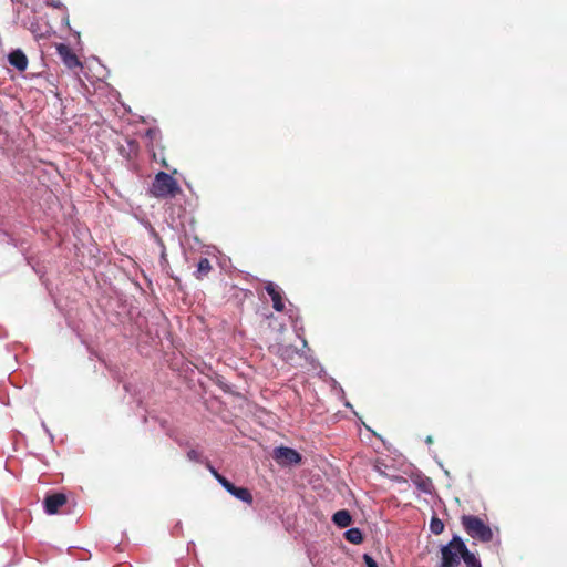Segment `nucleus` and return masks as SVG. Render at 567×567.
Segmentation results:
<instances>
[{"label":"nucleus","instance_id":"nucleus-1","mask_svg":"<svg viewBox=\"0 0 567 567\" xmlns=\"http://www.w3.org/2000/svg\"><path fill=\"white\" fill-rule=\"evenodd\" d=\"M150 193L156 198L167 199L175 198L182 193V188L173 176L159 172L155 175Z\"/></svg>","mask_w":567,"mask_h":567},{"label":"nucleus","instance_id":"nucleus-2","mask_svg":"<svg viewBox=\"0 0 567 567\" xmlns=\"http://www.w3.org/2000/svg\"><path fill=\"white\" fill-rule=\"evenodd\" d=\"M461 522L464 530L471 538L482 543H489L493 539V530L478 516L463 515Z\"/></svg>","mask_w":567,"mask_h":567},{"label":"nucleus","instance_id":"nucleus-3","mask_svg":"<svg viewBox=\"0 0 567 567\" xmlns=\"http://www.w3.org/2000/svg\"><path fill=\"white\" fill-rule=\"evenodd\" d=\"M465 550L464 542L454 536L445 546L441 548L442 561L440 567H457Z\"/></svg>","mask_w":567,"mask_h":567},{"label":"nucleus","instance_id":"nucleus-4","mask_svg":"<svg viewBox=\"0 0 567 567\" xmlns=\"http://www.w3.org/2000/svg\"><path fill=\"white\" fill-rule=\"evenodd\" d=\"M272 457L280 466H289L301 462L300 453L287 446L276 447Z\"/></svg>","mask_w":567,"mask_h":567},{"label":"nucleus","instance_id":"nucleus-5","mask_svg":"<svg viewBox=\"0 0 567 567\" xmlns=\"http://www.w3.org/2000/svg\"><path fill=\"white\" fill-rule=\"evenodd\" d=\"M56 53L60 56L62 63L69 69H82L83 64L80 61L79 56L75 54V52L71 49L70 45L65 43H58L55 45Z\"/></svg>","mask_w":567,"mask_h":567},{"label":"nucleus","instance_id":"nucleus-6","mask_svg":"<svg viewBox=\"0 0 567 567\" xmlns=\"http://www.w3.org/2000/svg\"><path fill=\"white\" fill-rule=\"evenodd\" d=\"M221 486L234 497L243 501L244 503L251 505L254 502L250 491L246 487H237L230 481L223 480Z\"/></svg>","mask_w":567,"mask_h":567},{"label":"nucleus","instance_id":"nucleus-7","mask_svg":"<svg viewBox=\"0 0 567 567\" xmlns=\"http://www.w3.org/2000/svg\"><path fill=\"white\" fill-rule=\"evenodd\" d=\"M66 503V496L62 493L48 495L44 498V509L48 514L53 515L59 512V508Z\"/></svg>","mask_w":567,"mask_h":567},{"label":"nucleus","instance_id":"nucleus-8","mask_svg":"<svg viewBox=\"0 0 567 567\" xmlns=\"http://www.w3.org/2000/svg\"><path fill=\"white\" fill-rule=\"evenodd\" d=\"M266 292L272 301V307L276 311L281 312L285 310V302L280 289L274 282L269 281L265 286Z\"/></svg>","mask_w":567,"mask_h":567},{"label":"nucleus","instance_id":"nucleus-9","mask_svg":"<svg viewBox=\"0 0 567 567\" xmlns=\"http://www.w3.org/2000/svg\"><path fill=\"white\" fill-rule=\"evenodd\" d=\"M9 63L19 71H25L28 68V58L20 49L13 50L8 55Z\"/></svg>","mask_w":567,"mask_h":567},{"label":"nucleus","instance_id":"nucleus-10","mask_svg":"<svg viewBox=\"0 0 567 567\" xmlns=\"http://www.w3.org/2000/svg\"><path fill=\"white\" fill-rule=\"evenodd\" d=\"M213 267L208 258H200L197 264V269L194 272V276L198 280H203L208 274L212 271Z\"/></svg>","mask_w":567,"mask_h":567},{"label":"nucleus","instance_id":"nucleus-11","mask_svg":"<svg viewBox=\"0 0 567 567\" xmlns=\"http://www.w3.org/2000/svg\"><path fill=\"white\" fill-rule=\"evenodd\" d=\"M332 520L337 526L346 528L351 524L352 518L348 511L341 509L333 514Z\"/></svg>","mask_w":567,"mask_h":567},{"label":"nucleus","instance_id":"nucleus-12","mask_svg":"<svg viewBox=\"0 0 567 567\" xmlns=\"http://www.w3.org/2000/svg\"><path fill=\"white\" fill-rule=\"evenodd\" d=\"M462 559L464 560L466 567H482L481 561L476 558V556L468 550L465 546V550L462 551Z\"/></svg>","mask_w":567,"mask_h":567},{"label":"nucleus","instance_id":"nucleus-13","mask_svg":"<svg viewBox=\"0 0 567 567\" xmlns=\"http://www.w3.org/2000/svg\"><path fill=\"white\" fill-rule=\"evenodd\" d=\"M344 536L352 544H360L363 540V535L359 528H350L346 532Z\"/></svg>","mask_w":567,"mask_h":567},{"label":"nucleus","instance_id":"nucleus-14","mask_svg":"<svg viewBox=\"0 0 567 567\" xmlns=\"http://www.w3.org/2000/svg\"><path fill=\"white\" fill-rule=\"evenodd\" d=\"M414 484L424 493H431L432 482L429 477H417L413 481Z\"/></svg>","mask_w":567,"mask_h":567},{"label":"nucleus","instance_id":"nucleus-15","mask_svg":"<svg viewBox=\"0 0 567 567\" xmlns=\"http://www.w3.org/2000/svg\"><path fill=\"white\" fill-rule=\"evenodd\" d=\"M430 529L433 534L440 535L444 530V523L437 516H433L430 520Z\"/></svg>","mask_w":567,"mask_h":567},{"label":"nucleus","instance_id":"nucleus-16","mask_svg":"<svg viewBox=\"0 0 567 567\" xmlns=\"http://www.w3.org/2000/svg\"><path fill=\"white\" fill-rule=\"evenodd\" d=\"M208 468L213 476L216 478V481L221 485L223 480H227L225 476H223L218 471H216L212 465H208Z\"/></svg>","mask_w":567,"mask_h":567},{"label":"nucleus","instance_id":"nucleus-17","mask_svg":"<svg viewBox=\"0 0 567 567\" xmlns=\"http://www.w3.org/2000/svg\"><path fill=\"white\" fill-rule=\"evenodd\" d=\"M363 560H364L367 567H378L377 561L368 554L363 555Z\"/></svg>","mask_w":567,"mask_h":567},{"label":"nucleus","instance_id":"nucleus-18","mask_svg":"<svg viewBox=\"0 0 567 567\" xmlns=\"http://www.w3.org/2000/svg\"><path fill=\"white\" fill-rule=\"evenodd\" d=\"M187 457L190 460V461H195V462H198L199 461V453L195 450H190L188 451L187 453Z\"/></svg>","mask_w":567,"mask_h":567},{"label":"nucleus","instance_id":"nucleus-19","mask_svg":"<svg viewBox=\"0 0 567 567\" xmlns=\"http://www.w3.org/2000/svg\"><path fill=\"white\" fill-rule=\"evenodd\" d=\"M50 4L53 6L54 8H59L61 6V2L60 0H53Z\"/></svg>","mask_w":567,"mask_h":567},{"label":"nucleus","instance_id":"nucleus-20","mask_svg":"<svg viewBox=\"0 0 567 567\" xmlns=\"http://www.w3.org/2000/svg\"><path fill=\"white\" fill-rule=\"evenodd\" d=\"M433 442L432 437L431 436H427L426 437V443L431 444Z\"/></svg>","mask_w":567,"mask_h":567},{"label":"nucleus","instance_id":"nucleus-21","mask_svg":"<svg viewBox=\"0 0 567 567\" xmlns=\"http://www.w3.org/2000/svg\"><path fill=\"white\" fill-rule=\"evenodd\" d=\"M162 164H163L164 167H168V165H167L165 159L162 161Z\"/></svg>","mask_w":567,"mask_h":567},{"label":"nucleus","instance_id":"nucleus-22","mask_svg":"<svg viewBox=\"0 0 567 567\" xmlns=\"http://www.w3.org/2000/svg\"><path fill=\"white\" fill-rule=\"evenodd\" d=\"M154 133H155V132H154L153 130H148L147 135H152V134H154Z\"/></svg>","mask_w":567,"mask_h":567}]
</instances>
